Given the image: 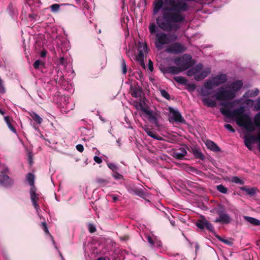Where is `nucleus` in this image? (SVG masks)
Listing matches in <instances>:
<instances>
[{"label": "nucleus", "mask_w": 260, "mask_h": 260, "mask_svg": "<svg viewBox=\"0 0 260 260\" xmlns=\"http://www.w3.org/2000/svg\"><path fill=\"white\" fill-rule=\"evenodd\" d=\"M220 111L225 117L229 118H236L237 124L244 127L247 131L252 132L255 130L254 125L252 122L250 117L244 114L243 107L236 108L233 111H230L222 107L220 109Z\"/></svg>", "instance_id": "nucleus-1"}, {"label": "nucleus", "mask_w": 260, "mask_h": 260, "mask_svg": "<svg viewBox=\"0 0 260 260\" xmlns=\"http://www.w3.org/2000/svg\"><path fill=\"white\" fill-rule=\"evenodd\" d=\"M242 85V82L238 80L231 83L228 87L221 86L215 93L214 97L216 100L220 101L232 100Z\"/></svg>", "instance_id": "nucleus-2"}, {"label": "nucleus", "mask_w": 260, "mask_h": 260, "mask_svg": "<svg viewBox=\"0 0 260 260\" xmlns=\"http://www.w3.org/2000/svg\"><path fill=\"white\" fill-rule=\"evenodd\" d=\"M154 44L156 48L160 50L164 45L169 44L177 40V37L175 34L165 33L157 31L155 35Z\"/></svg>", "instance_id": "nucleus-3"}, {"label": "nucleus", "mask_w": 260, "mask_h": 260, "mask_svg": "<svg viewBox=\"0 0 260 260\" xmlns=\"http://www.w3.org/2000/svg\"><path fill=\"white\" fill-rule=\"evenodd\" d=\"M211 70L210 68H206L203 69V65L199 63L187 71V75L188 76H194L197 81H201L207 77L211 73Z\"/></svg>", "instance_id": "nucleus-4"}, {"label": "nucleus", "mask_w": 260, "mask_h": 260, "mask_svg": "<svg viewBox=\"0 0 260 260\" xmlns=\"http://www.w3.org/2000/svg\"><path fill=\"white\" fill-rule=\"evenodd\" d=\"M184 56L187 57V59L184 60L181 59L179 57L176 58L174 59V63L177 66H179L180 68L181 69L182 71H183L187 69H188L191 65V57L189 55L184 54L183 55V57Z\"/></svg>", "instance_id": "nucleus-5"}, {"label": "nucleus", "mask_w": 260, "mask_h": 260, "mask_svg": "<svg viewBox=\"0 0 260 260\" xmlns=\"http://www.w3.org/2000/svg\"><path fill=\"white\" fill-rule=\"evenodd\" d=\"M186 48L179 43H174L169 45L166 51L170 53L178 54L184 52Z\"/></svg>", "instance_id": "nucleus-6"}, {"label": "nucleus", "mask_w": 260, "mask_h": 260, "mask_svg": "<svg viewBox=\"0 0 260 260\" xmlns=\"http://www.w3.org/2000/svg\"><path fill=\"white\" fill-rule=\"evenodd\" d=\"M226 80L227 76L224 74H220L210 78L207 81L210 82V84L214 87L225 83Z\"/></svg>", "instance_id": "nucleus-7"}, {"label": "nucleus", "mask_w": 260, "mask_h": 260, "mask_svg": "<svg viewBox=\"0 0 260 260\" xmlns=\"http://www.w3.org/2000/svg\"><path fill=\"white\" fill-rule=\"evenodd\" d=\"M169 112L170 118H171L173 121L176 123H185V120L178 110L170 108Z\"/></svg>", "instance_id": "nucleus-8"}, {"label": "nucleus", "mask_w": 260, "mask_h": 260, "mask_svg": "<svg viewBox=\"0 0 260 260\" xmlns=\"http://www.w3.org/2000/svg\"><path fill=\"white\" fill-rule=\"evenodd\" d=\"M196 225L198 228L201 230L206 229L211 232L214 230V227L212 224H211L210 222L206 220L204 217H202L201 219L197 220L196 223Z\"/></svg>", "instance_id": "nucleus-9"}, {"label": "nucleus", "mask_w": 260, "mask_h": 260, "mask_svg": "<svg viewBox=\"0 0 260 260\" xmlns=\"http://www.w3.org/2000/svg\"><path fill=\"white\" fill-rule=\"evenodd\" d=\"M254 140H257L259 141V148L260 149V133L256 137L252 135L245 136L244 137V143L248 149L252 150V144L254 142Z\"/></svg>", "instance_id": "nucleus-10"}, {"label": "nucleus", "mask_w": 260, "mask_h": 260, "mask_svg": "<svg viewBox=\"0 0 260 260\" xmlns=\"http://www.w3.org/2000/svg\"><path fill=\"white\" fill-rule=\"evenodd\" d=\"M129 93L132 96L136 98L141 99L142 91L141 88L137 85H131L129 88Z\"/></svg>", "instance_id": "nucleus-11"}, {"label": "nucleus", "mask_w": 260, "mask_h": 260, "mask_svg": "<svg viewBox=\"0 0 260 260\" xmlns=\"http://www.w3.org/2000/svg\"><path fill=\"white\" fill-rule=\"evenodd\" d=\"M30 199L35 208L38 211L39 209V206L37 204L39 199V194L36 193L35 187H31L30 189Z\"/></svg>", "instance_id": "nucleus-12"}, {"label": "nucleus", "mask_w": 260, "mask_h": 260, "mask_svg": "<svg viewBox=\"0 0 260 260\" xmlns=\"http://www.w3.org/2000/svg\"><path fill=\"white\" fill-rule=\"evenodd\" d=\"M219 218L215 220V222H221L229 223L231 221V217L229 215L223 211H220L218 212Z\"/></svg>", "instance_id": "nucleus-13"}, {"label": "nucleus", "mask_w": 260, "mask_h": 260, "mask_svg": "<svg viewBox=\"0 0 260 260\" xmlns=\"http://www.w3.org/2000/svg\"><path fill=\"white\" fill-rule=\"evenodd\" d=\"M172 153V156L178 159H182L187 154V151L184 147L175 149Z\"/></svg>", "instance_id": "nucleus-14"}, {"label": "nucleus", "mask_w": 260, "mask_h": 260, "mask_svg": "<svg viewBox=\"0 0 260 260\" xmlns=\"http://www.w3.org/2000/svg\"><path fill=\"white\" fill-rule=\"evenodd\" d=\"M213 87L210 84V82L206 81L204 84V87L201 89V94L203 96H208L211 93V90Z\"/></svg>", "instance_id": "nucleus-15"}, {"label": "nucleus", "mask_w": 260, "mask_h": 260, "mask_svg": "<svg viewBox=\"0 0 260 260\" xmlns=\"http://www.w3.org/2000/svg\"><path fill=\"white\" fill-rule=\"evenodd\" d=\"M13 184V181L8 175L5 174L0 175V185L6 187H10Z\"/></svg>", "instance_id": "nucleus-16"}, {"label": "nucleus", "mask_w": 260, "mask_h": 260, "mask_svg": "<svg viewBox=\"0 0 260 260\" xmlns=\"http://www.w3.org/2000/svg\"><path fill=\"white\" fill-rule=\"evenodd\" d=\"M163 0H155L153 3V15H156L160 10L162 8L163 6Z\"/></svg>", "instance_id": "nucleus-17"}, {"label": "nucleus", "mask_w": 260, "mask_h": 260, "mask_svg": "<svg viewBox=\"0 0 260 260\" xmlns=\"http://www.w3.org/2000/svg\"><path fill=\"white\" fill-rule=\"evenodd\" d=\"M206 145L207 147L210 149L211 150L214 152H219L220 151V148L217 146V145L215 143L212 141L207 140L205 142Z\"/></svg>", "instance_id": "nucleus-18"}, {"label": "nucleus", "mask_w": 260, "mask_h": 260, "mask_svg": "<svg viewBox=\"0 0 260 260\" xmlns=\"http://www.w3.org/2000/svg\"><path fill=\"white\" fill-rule=\"evenodd\" d=\"M143 129L147 134L151 138L157 140H162L161 137L158 135L155 132L152 131L150 128L145 126L143 127Z\"/></svg>", "instance_id": "nucleus-19"}, {"label": "nucleus", "mask_w": 260, "mask_h": 260, "mask_svg": "<svg viewBox=\"0 0 260 260\" xmlns=\"http://www.w3.org/2000/svg\"><path fill=\"white\" fill-rule=\"evenodd\" d=\"M144 113L148 116L149 120L152 123L157 124V120L155 116L153 113L152 111H150L148 109L144 111Z\"/></svg>", "instance_id": "nucleus-20"}, {"label": "nucleus", "mask_w": 260, "mask_h": 260, "mask_svg": "<svg viewBox=\"0 0 260 260\" xmlns=\"http://www.w3.org/2000/svg\"><path fill=\"white\" fill-rule=\"evenodd\" d=\"M132 105L135 107V108L139 110H141L144 113V111L146 110L147 109L144 106V103L142 102L141 99H140V101H133Z\"/></svg>", "instance_id": "nucleus-21"}, {"label": "nucleus", "mask_w": 260, "mask_h": 260, "mask_svg": "<svg viewBox=\"0 0 260 260\" xmlns=\"http://www.w3.org/2000/svg\"><path fill=\"white\" fill-rule=\"evenodd\" d=\"M166 71L167 72L169 73H171L173 74H177L180 72H182L181 69L180 68L179 66L174 67L170 66L166 68Z\"/></svg>", "instance_id": "nucleus-22"}, {"label": "nucleus", "mask_w": 260, "mask_h": 260, "mask_svg": "<svg viewBox=\"0 0 260 260\" xmlns=\"http://www.w3.org/2000/svg\"><path fill=\"white\" fill-rule=\"evenodd\" d=\"M244 218L246 221L252 225H260V220L257 219L247 216H244Z\"/></svg>", "instance_id": "nucleus-23"}, {"label": "nucleus", "mask_w": 260, "mask_h": 260, "mask_svg": "<svg viewBox=\"0 0 260 260\" xmlns=\"http://www.w3.org/2000/svg\"><path fill=\"white\" fill-rule=\"evenodd\" d=\"M202 101L206 105L209 107L214 108L217 105L215 101L206 98H203Z\"/></svg>", "instance_id": "nucleus-24"}, {"label": "nucleus", "mask_w": 260, "mask_h": 260, "mask_svg": "<svg viewBox=\"0 0 260 260\" xmlns=\"http://www.w3.org/2000/svg\"><path fill=\"white\" fill-rule=\"evenodd\" d=\"M138 52L148 53V48L146 43L139 42L138 43Z\"/></svg>", "instance_id": "nucleus-25"}, {"label": "nucleus", "mask_w": 260, "mask_h": 260, "mask_svg": "<svg viewBox=\"0 0 260 260\" xmlns=\"http://www.w3.org/2000/svg\"><path fill=\"white\" fill-rule=\"evenodd\" d=\"M147 53L138 52V54L136 56V59L141 63V64H144L145 56Z\"/></svg>", "instance_id": "nucleus-26"}, {"label": "nucleus", "mask_w": 260, "mask_h": 260, "mask_svg": "<svg viewBox=\"0 0 260 260\" xmlns=\"http://www.w3.org/2000/svg\"><path fill=\"white\" fill-rule=\"evenodd\" d=\"M31 118L33 119L34 121H35L37 123L40 124L42 123L43 121V119L36 113L32 112L30 114Z\"/></svg>", "instance_id": "nucleus-27"}, {"label": "nucleus", "mask_w": 260, "mask_h": 260, "mask_svg": "<svg viewBox=\"0 0 260 260\" xmlns=\"http://www.w3.org/2000/svg\"><path fill=\"white\" fill-rule=\"evenodd\" d=\"M174 80L179 84L186 85L187 80L186 78L182 76H175L174 77Z\"/></svg>", "instance_id": "nucleus-28"}, {"label": "nucleus", "mask_w": 260, "mask_h": 260, "mask_svg": "<svg viewBox=\"0 0 260 260\" xmlns=\"http://www.w3.org/2000/svg\"><path fill=\"white\" fill-rule=\"evenodd\" d=\"M26 180L28 181L29 184L31 186V187H35L34 186V180L35 176L31 173H29L27 175Z\"/></svg>", "instance_id": "nucleus-29"}, {"label": "nucleus", "mask_w": 260, "mask_h": 260, "mask_svg": "<svg viewBox=\"0 0 260 260\" xmlns=\"http://www.w3.org/2000/svg\"><path fill=\"white\" fill-rule=\"evenodd\" d=\"M5 121H6L9 129L14 133H16V131L15 127L12 125L10 118L8 116L5 117Z\"/></svg>", "instance_id": "nucleus-30"}, {"label": "nucleus", "mask_w": 260, "mask_h": 260, "mask_svg": "<svg viewBox=\"0 0 260 260\" xmlns=\"http://www.w3.org/2000/svg\"><path fill=\"white\" fill-rule=\"evenodd\" d=\"M259 90L257 88H255L254 90H249L245 93V96H255L259 93Z\"/></svg>", "instance_id": "nucleus-31"}, {"label": "nucleus", "mask_w": 260, "mask_h": 260, "mask_svg": "<svg viewBox=\"0 0 260 260\" xmlns=\"http://www.w3.org/2000/svg\"><path fill=\"white\" fill-rule=\"evenodd\" d=\"M254 125L260 128V112L257 113L254 117Z\"/></svg>", "instance_id": "nucleus-32"}, {"label": "nucleus", "mask_w": 260, "mask_h": 260, "mask_svg": "<svg viewBox=\"0 0 260 260\" xmlns=\"http://www.w3.org/2000/svg\"><path fill=\"white\" fill-rule=\"evenodd\" d=\"M157 27L155 23H151L149 26V30L151 35H154L156 31Z\"/></svg>", "instance_id": "nucleus-33"}, {"label": "nucleus", "mask_w": 260, "mask_h": 260, "mask_svg": "<svg viewBox=\"0 0 260 260\" xmlns=\"http://www.w3.org/2000/svg\"><path fill=\"white\" fill-rule=\"evenodd\" d=\"M121 66L122 74L124 75L126 74V73H127V66L125 61L123 58H122L121 60Z\"/></svg>", "instance_id": "nucleus-34"}, {"label": "nucleus", "mask_w": 260, "mask_h": 260, "mask_svg": "<svg viewBox=\"0 0 260 260\" xmlns=\"http://www.w3.org/2000/svg\"><path fill=\"white\" fill-rule=\"evenodd\" d=\"M186 89L189 92H192L196 89V86L194 84H188L186 82Z\"/></svg>", "instance_id": "nucleus-35"}, {"label": "nucleus", "mask_w": 260, "mask_h": 260, "mask_svg": "<svg viewBox=\"0 0 260 260\" xmlns=\"http://www.w3.org/2000/svg\"><path fill=\"white\" fill-rule=\"evenodd\" d=\"M231 181L233 183L239 184H243L244 181L241 180L239 177L237 176L233 177L231 178Z\"/></svg>", "instance_id": "nucleus-36"}, {"label": "nucleus", "mask_w": 260, "mask_h": 260, "mask_svg": "<svg viewBox=\"0 0 260 260\" xmlns=\"http://www.w3.org/2000/svg\"><path fill=\"white\" fill-rule=\"evenodd\" d=\"M217 190L222 193H226L227 192V188L223 185L220 184L216 186Z\"/></svg>", "instance_id": "nucleus-37"}, {"label": "nucleus", "mask_w": 260, "mask_h": 260, "mask_svg": "<svg viewBox=\"0 0 260 260\" xmlns=\"http://www.w3.org/2000/svg\"><path fill=\"white\" fill-rule=\"evenodd\" d=\"M242 190L245 191L248 194L253 195L255 193V190L254 188H247L245 187L240 188Z\"/></svg>", "instance_id": "nucleus-38"}, {"label": "nucleus", "mask_w": 260, "mask_h": 260, "mask_svg": "<svg viewBox=\"0 0 260 260\" xmlns=\"http://www.w3.org/2000/svg\"><path fill=\"white\" fill-rule=\"evenodd\" d=\"M50 8L52 12L55 13L59 11L60 5L59 4H55L50 6Z\"/></svg>", "instance_id": "nucleus-39"}, {"label": "nucleus", "mask_w": 260, "mask_h": 260, "mask_svg": "<svg viewBox=\"0 0 260 260\" xmlns=\"http://www.w3.org/2000/svg\"><path fill=\"white\" fill-rule=\"evenodd\" d=\"M160 93L161 95L167 100L170 99V96L168 92L164 89L160 90Z\"/></svg>", "instance_id": "nucleus-40"}, {"label": "nucleus", "mask_w": 260, "mask_h": 260, "mask_svg": "<svg viewBox=\"0 0 260 260\" xmlns=\"http://www.w3.org/2000/svg\"><path fill=\"white\" fill-rule=\"evenodd\" d=\"M108 166L113 171V172H116V171L118 170V167L113 163H109L108 164Z\"/></svg>", "instance_id": "nucleus-41"}, {"label": "nucleus", "mask_w": 260, "mask_h": 260, "mask_svg": "<svg viewBox=\"0 0 260 260\" xmlns=\"http://www.w3.org/2000/svg\"><path fill=\"white\" fill-rule=\"evenodd\" d=\"M194 154L196 157L200 158V159L203 160L205 158V156L202 153L198 151L194 152Z\"/></svg>", "instance_id": "nucleus-42"}, {"label": "nucleus", "mask_w": 260, "mask_h": 260, "mask_svg": "<svg viewBox=\"0 0 260 260\" xmlns=\"http://www.w3.org/2000/svg\"><path fill=\"white\" fill-rule=\"evenodd\" d=\"M218 238L220 241L223 242L224 243H225L227 245H231L232 244V243L227 239H223L219 236H218Z\"/></svg>", "instance_id": "nucleus-43"}, {"label": "nucleus", "mask_w": 260, "mask_h": 260, "mask_svg": "<svg viewBox=\"0 0 260 260\" xmlns=\"http://www.w3.org/2000/svg\"><path fill=\"white\" fill-rule=\"evenodd\" d=\"M88 230L91 233H92L95 232L96 228L94 225L90 223L88 224Z\"/></svg>", "instance_id": "nucleus-44"}, {"label": "nucleus", "mask_w": 260, "mask_h": 260, "mask_svg": "<svg viewBox=\"0 0 260 260\" xmlns=\"http://www.w3.org/2000/svg\"><path fill=\"white\" fill-rule=\"evenodd\" d=\"M224 127L226 129L232 133H234L235 132V129L233 128L231 125L229 124H226L224 125Z\"/></svg>", "instance_id": "nucleus-45"}, {"label": "nucleus", "mask_w": 260, "mask_h": 260, "mask_svg": "<svg viewBox=\"0 0 260 260\" xmlns=\"http://www.w3.org/2000/svg\"><path fill=\"white\" fill-rule=\"evenodd\" d=\"M112 176L116 179H121L122 178V176L116 172H114Z\"/></svg>", "instance_id": "nucleus-46"}, {"label": "nucleus", "mask_w": 260, "mask_h": 260, "mask_svg": "<svg viewBox=\"0 0 260 260\" xmlns=\"http://www.w3.org/2000/svg\"><path fill=\"white\" fill-rule=\"evenodd\" d=\"M42 228L46 234H49V231L46 222H42Z\"/></svg>", "instance_id": "nucleus-47"}, {"label": "nucleus", "mask_w": 260, "mask_h": 260, "mask_svg": "<svg viewBox=\"0 0 260 260\" xmlns=\"http://www.w3.org/2000/svg\"><path fill=\"white\" fill-rule=\"evenodd\" d=\"M43 64L40 60H37L34 63V67L35 69H38L40 66Z\"/></svg>", "instance_id": "nucleus-48"}, {"label": "nucleus", "mask_w": 260, "mask_h": 260, "mask_svg": "<svg viewBox=\"0 0 260 260\" xmlns=\"http://www.w3.org/2000/svg\"><path fill=\"white\" fill-rule=\"evenodd\" d=\"M254 107L257 110H260V97L256 100Z\"/></svg>", "instance_id": "nucleus-49"}, {"label": "nucleus", "mask_w": 260, "mask_h": 260, "mask_svg": "<svg viewBox=\"0 0 260 260\" xmlns=\"http://www.w3.org/2000/svg\"><path fill=\"white\" fill-rule=\"evenodd\" d=\"M76 147L77 150L80 152H83L84 150L83 146L81 144L77 145Z\"/></svg>", "instance_id": "nucleus-50"}, {"label": "nucleus", "mask_w": 260, "mask_h": 260, "mask_svg": "<svg viewBox=\"0 0 260 260\" xmlns=\"http://www.w3.org/2000/svg\"><path fill=\"white\" fill-rule=\"evenodd\" d=\"M93 159L98 164H101L102 162V158L97 156H95L93 158Z\"/></svg>", "instance_id": "nucleus-51"}, {"label": "nucleus", "mask_w": 260, "mask_h": 260, "mask_svg": "<svg viewBox=\"0 0 260 260\" xmlns=\"http://www.w3.org/2000/svg\"><path fill=\"white\" fill-rule=\"evenodd\" d=\"M147 240L149 244L151 245V246H154V241L150 236H147Z\"/></svg>", "instance_id": "nucleus-52"}, {"label": "nucleus", "mask_w": 260, "mask_h": 260, "mask_svg": "<svg viewBox=\"0 0 260 260\" xmlns=\"http://www.w3.org/2000/svg\"><path fill=\"white\" fill-rule=\"evenodd\" d=\"M220 105L225 107H228L231 106L232 103L229 102H221L220 103Z\"/></svg>", "instance_id": "nucleus-53"}, {"label": "nucleus", "mask_w": 260, "mask_h": 260, "mask_svg": "<svg viewBox=\"0 0 260 260\" xmlns=\"http://www.w3.org/2000/svg\"><path fill=\"white\" fill-rule=\"evenodd\" d=\"M148 68L150 71H152L153 70V63L151 60H149L148 62Z\"/></svg>", "instance_id": "nucleus-54"}, {"label": "nucleus", "mask_w": 260, "mask_h": 260, "mask_svg": "<svg viewBox=\"0 0 260 260\" xmlns=\"http://www.w3.org/2000/svg\"><path fill=\"white\" fill-rule=\"evenodd\" d=\"M59 61L60 64H61L63 66H66V60H65V59L63 57H61L59 58Z\"/></svg>", "instance_id": "nucleus-55"}, {"label": "nucleus", "mask_w": 260, "mask_h": 260, "mask_svg": "<svg viewBox=\"0 0 260 260\" xmlns=\"http://www.w3.org/2000/svg\"><path fill=\"white\" fill-rule=\"evenodd\" d=\"M97 182L99 183H100V184H102V183H105L106 182V181L104 179H98L97 180Z\"/></svg>", "instance_id": "nucleus-56"}, {"label": "nucleus", "mask_w": 260, "mask_h": 260, "mask_svg": "<svg viewBox=\"0 0 260 260\" xmlns=\"http://www.w3.org/2000/svg\"><path fill=\"white\" fill-rule=\"evenodd\" d=\"M112 197L114 201H116L118 200V198L115 195H112Z\"/></svg>", "instance_id": "nucleus-57"}, {"label": "nucleus", "mask_w": 260, "mask_h": 260, "mask_svg": "<svg viewBox=\"0 0 260 260\" xmlns=\"http://www.w3.org/2000/svg\"><path fill=\"white\" fill-rule=\"evenodd\" d=\"M107 257H99L97 260H107Z\"/></svg>", "instance_id": "nucleus-58"}, {"label": "nucleus", "mask_w": 260, "mask_h": 260, "mask_svg": "<svg viewBox=\"0 0 260 260\" xmlns=\"http://www.w3.org/2000/svg\"><path fill=\"white\" fill-rule=\"evenodd\" d=\"M41 55L42 57H44L46 56V52L45 51H42L41 53Z\"/></svg>", "instance_id": "nucleus-59"}, {"label": "nucleus", "mask_w": 260, "mask_h": 260, "mask_svg": "<svg viewBox=\"0 0 260 260\" xmlns=\"http://www.w3.org/2000/svg\"><path fill=\"white\" fill-rule=\"evenodd\" d=\"M170 223H171V224L173 226H175V221H174L171 220V221H170Z\"/></svg>", "instance_id": "nucleus-60"}, {"label": "nucleus", "mask_w": 260, "mask_h": 260, "mask_svg": "<svg viewBox=\"0 0 260 260\" xmlns=\"http://www.w3.org/2000/svg\"><path fill=\"white\" fill-rule=\"evenodd\" d=\"M0 114H1L2 115H4L5 114V112L4 111H3L2 110H1Z\"/></svg>", "instance_id": "nucleus-61"}, {"label": "nucleus", "mask_w": 260, "mask_h": 260, "mask_svg": "<svg viewBox=\"0 0 260 260\" xmlns=\"http://www.w3.org/2000/svg\"><path fill=\"white\" fill-rule=\"evenodd\" d=\"M60 256L61 257L62 259V260H64V258H63V256H62V254H61V253H60Z\"/></svg>", "instance_id": "nucleus-62"}, {"label": "nucleus", "mask_w": 260, "mask_h": 260, "mask_svg": "<svg viewBox=\"0 0 260 260\" xmlns=\"http://www.w3.org/2000/svg\"><path fill=\"white\" fill-rule=\"evenodd\" d=\"M139 76H140V77L141 78L142 75V74H139Z\"/></svg>", "instance_id": "nucleus-63"}, {"label": "nucleus", "mask_w": 260, "mask_h": 260, "mask_svg": "<svg viewBox=\"0 0 260 260\" xmlns=\"http://www.w3.org/2000/svg\"><path fill=\"white\" fill-rule=\"evenodd\" d=\"M5 171H6V172H8V168H6V169H5Z\"/></svg>", "instance_id": "nucleus-64"}]
</instances>
